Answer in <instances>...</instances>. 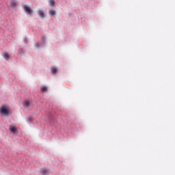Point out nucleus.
Listing matches in <instances>:
<instances>
[{
	"label": "nucleus",
	"mask_w": 175,
	"mask_h": 175,
	"mask_svg": "<svg viewBox=\"0 0 175 175\" xmlns=\"http://www.w3.org/2000/svg\"><path fill=\"white\" fill-rule=\"evenodd\" d=\"M0 113L3 116H9V107L8 105H3L0 108Z\"/></svg>",
	"instance_id": "obj_1"
},
{
	"label": "nucleus",
	"mask_w": 175,
	"mask_h": 175,
	"mask_svg": "<svg viewBox=\"0 0 175 175\" xmlns=\"http://www.w3.org/2000/svg\"><path fill=\"white\" fill-rule=\"evenodd\" d=\"M24 10L27 14H32V10L28 5L24 6Z\"/></svg>",
	"instance_id": "obj_2"
},
{
	"label": "nucleus",
	"mask_w": 175,
	"mask_h": 175,
	"mask_svg": "<svg viewBox=\"0 0 175 175\" xmlns=\"http://www.w3.org/2000/svg\"><path fill=\"white\" fill-rule=\"evenodd\" d=\"M23 106L27 109L29 107V106H32V103L29 100H25L23 103Z\"/></svg>",
	"instance_id": "obj_3"
},
{
	"label": "nucleus",
	"mask_w": 175,
	"mask_h": 175,
	"mask_svg": "<svg viewBox=\"0 0 175 175\" xmlns=\"http://www.w3.org/2000/svg\"><path fill=\"white\" fill-rule=\"evenodd\" d=\"M10 131L12 133H16V132H17V127L13 126H10Z\"/></svg>",
	"instance_id": "obj_4"
},
{
	"label": "nucleus",
	"mask_w": 175,
	"mask_h": 175,
	"mask_svg": "<svg viewBox=\"0 0 175 175\" xmlns=\"http://www.w3.org/2000/svg\"><path fill=\"white\" fill-rule=\"evenodd\" d=\"M38 13L41 18H44V12L43 10H40L38 11Z\"/></svg>",
	"instance_id": "obj_5"
},
{
	"label": "nucleus",
	"mask_w": 175,
	"mask_h": 175,
	"mask_svg": "<svg viewBox=\"0 0 175 175\" xmlns=\"http://www.w3.org/2000/svg\"><path fill=\"white\" fill-rule=\"evenodd\" d=\"M41 173H42L43 175H47L49 174V171L44 168L41 169Z\"/></svg>",
	"instance_id": "obj_6"
},
{
	"label": "nucleus",
	"mask_w": 175,
	"mask_h": 175,
	"mask_svg": "<svg viewBox=\"0 0 175 175\" xmlns=\"http://www.w3.org/2000/svg\"><path fill=\"white\" fill-rule=\"evenodd\" d=\"M49 14L50 16H55V14H57V12L54 10H50Z\"/></svg>",
	"instance_id": "obj_7"
},
{
	"label": "nucleus",
	"mask_w": 175,
	"mask_h": 175,
	"mask_svg": "<svg viewBox=\"0 0 175 175\" xmlns=\"http://www.w3.org/2000/svg\"><path fill=\"white\" fill-rule=\"evenodd\" d=\"M11 6H12V8H15V6H17V2H16V1L12 0L11 1Z\"/></svg>",
	"instance_id": "obj_8"
},
{
	"label": "nucleus",
	"mask_w": 175,
	"mask_h": 175,
	"mask_svg": "<svg viewBox=\"0 0 175 175\" xmlns=\"http://www.w3.org/2000/svg\"><path fill=\"white\" fill-rule=\"evenodd\" d=\"M51 70V73H53V75H55L57 70L56 67H52Z\"/></svg>",
	"instance_id": "obj_9"
},
{
	"label": "nucleus",
	"mask_w": 175,
	"mask_h": 175,
	"mask_svg": "<svg viewBox=\"0 0 175 175\" xmlns=\"http://www.w3.org/2000/svg\"><path fill=\"white\" fill-rule=\"evenodd\" d=\"M49 3L51 6H55V1L54 0H49Z\"/></svg>",
	"instance_id": "obj_10"
},
{
	"label": "nucleus",
	"mask_w": 175,
	"mask_h": 175,
	"mask_svg": "<svg viewBox=\"0 0 175 175\" xmlns=\"http://www.w3.org/2000/svg\"><path fill=\"white\" fill-rule=\"evenodd\" d=\"M3 57H4L5 59H6L7 61L9 60V58H10V56L9 55V53H4Z\"/></svg>",
	"instance_id": "obj_11"
},
{
	"label": "nucleus",
	"mask_w": 175,
	"mask_h": 175,
	"mask_svg": "<svg viewBox=\"0 0 175 175\" xmlns=\"http://www.w3.org/2000/svg\"><path fill=\"white\" fill-rule=\"evenodd\" d=\"M42 92H47V88L46 86H42L41 88Z\"/></svg>",
	"instance_id": "obj_12"
},
{
	"label": "nucleus",
	"mask_w": 175,
	"mask_h": 175,
	"mask_svg": "<svg viewBox=\"0 0 175 175\" xmlns=\"http://www.w3.org/2000/svg\"><path fill=\"white\" fill-rule=\"evenodd\" d=\"M31 118H29V121H31Z\"/></svg>",
	"instance_id": "obj_13"
},
{
	"label": "nucleus",
	"mask_w": 175,
	"mask_h": 175,
	"mask_svg": "<svg viewBox=\"0 0 175 175\" xmlns=\"http://www.w3.org/2000/svg\"><path fill=\"white\" fill-rule=\"evenodd\" d=\"M36 46H37V47H39V45H38V44H37Z\"/></svg>",
	"instance_id": "obj_14"
}]
</instances>
